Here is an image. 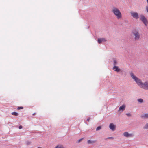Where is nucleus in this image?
Here are the masks:
<instances>
[{"label":"nucleus","mask_w":148,"mask_h":148,"mask_svg":"<svg viewBox=\"0 0 148 148\" xmlns=\"http://www.w3.org/2000/svg\"><path fill=\"white\" fill-rule=\"evenodd\" d=\"M55 148H64L63 146L61 145H58L56 146Z\"/></svg>","instance_id":"15"},{"label":"nucleus","mask_w":148,"mask_h":148,"mask_svg":"<svg viewBox=\"0 0 148 148\" xmlns=\"http://www.w3.org/2000/svg\"><path fill=\"white\" fill-rule=\"evenodd\" d=\"M112 69L114 70L115 71H116L117 72H119L120 70V69H119L118 66H114Z\"/></svg>","instance_id":"10"},{"label":"nucleus","mask_w":148,"mask_h":148,"mask_svg":"<svg viewBox=\"0 0 148 148\" xmlns=\"http://www.w3.org/2000/svg\"><path fill=\"white\" fill-rule=\"evenodd\" d=\"M96 142V140H92L91 141L90 140H89L87 141V143L88 144H93Z\"/></svg>","instance_id":"12"},{"label":"nucleus","mask_w":148,"mask_h":148,"mask_svg":"<svg viewBox=\"0 0 148 148\" xmlns=\"http://www.w3.org/2000/svg\"><path fill=\"white\" fill-rule=\"evenodd\" d=\"M12 115H14L16 116H18V114L15 112H13L12 113Z\"/></svg>","instance_id":"16"},{"label":"nucleus","mask_w":148,"mask_h":148,"mask_svg":"<svg viewBox=\"0 0 148 148\" xmlns=\"http://www.w3.org/2000/svg\"><path fill=\"white\" fill-rule=\"evenodd\" d=\"M123 135L126 137H131L134 136V134H129L127 132H124L123 134Z\"/></svg>","instance_id":"6"},{"label":"nucleus","mask_w":148,"mask_h":148,"mask_svg":"<svg viewBox=\"0 0 148 148\" xmlns=\"http://www.w3.org/2000/svg\"><path fill=\"white\" fill-rule=\"evenodd\" d=\"M140 117L143 119H148V113L142 114Z\"/></svg>","instance_id":"9"},{"label":"nucleus","mask_w":148,"mask_h":148,"mask_svg":"<svg viewBox=\"0 0 148 148\" xmlns=\"http://www.w3.org/2000/svg\"><path fill=\"white\" fill-rule=\"evenodd\" d=\"M102 42L106 41V40L104 38H101Z\"/></svg>","instance_id":"23"},{"label":"nucleus","mask_w":148,"mask_h":148,"mask_svg":"<svg viewBox=\"0 0 148 148\" xmlns=\"http://www.w3.org/2000/svg\"><path fill=\"white\" fill-rule=\"evenodd\" d=\"M131 77L136 82L139 87L145 90H148V82L145 81L143 83L142 80L136 77L133 73L131 72L130 73Z\"/></svg>","instance_id":"1"},{"label":"nucleus","mask_w":148,"mask_h":148,"mask_svg":"<svg viewBox=\"0 0 148 148\" xmlns=\"http://www.w3.org/2000/svg\"><path fill=\"white\" fill-rule=\"evenodd\" d=\"M114 138L112 137H108L106 138H104V139L106 140L107 139H113Z\"/></svg>","instance_id":"19"},{"label":"nucleus","mask_w":148,"mask_h":148,"mask_svg":"<svg viewBox=\"0 0 148 148\" xmlns=\"http://www.w3.org/2000/svg\"><path fill=\"white\" fill-rule=\"evenodd\" d=\"M98 42L99 44L101 43L102 42L101 38L98 39Z\"/></svg>","instance_id":"17"},{"label":"nucleus","mask_w":148,"mask_h":148,"mask_svg":"<svg viewBox=\"0 0 148 148\" xmlns=\"http://www.w3.org/2000/svg\"><path fill=\"white\" fill-rule=\"evenodd\" d=\"M37 148H41V147H38Z\"/></svg>","instance_id":"29"},{"label":"nucleus","mask_w":148,"mask_h":148,"mask_svg":"<svg viewBox=\"0 0 148 148\" xmlns=\"http://www.w3.org/2000/svg\"><path fill=\"white\" fill-rule=\"evenodd\" d=\"M90 118H88L87 119V121H89V120H90Z\"/></svg>","instance_id":"27"},{"label":"nucleus","mask_w":148,"mask_h":148,"mask_svg":"<svg viewBox=\"0 0 148 148\" xmlns=\"http://www.w3.org/2000/svg\"><path fill=\"white\" fill-rule=\"evenodd\" d=\"M143 128L144 129H148V123L145 124V125L143 127Z\"/></svg>","instance_id":"13"},{"label":"nucleus","mask_w":148,"mask_h":148,"mask_svg":"<svg viewBox=\"0 0 148 148\" xmlns=\"http://www.w3.org/2000/svg\"><path fill=\"white\" fill-rule=\"evenodd\" d=\"M126 114L128 116L130 117L131 116V115L130 113H126Z\"/></svg>","instance_id":"21"},{"label":"nucleus","mask_w":148,"mask_h":148,"mask_svg":"<svg viewBox=\"0 0 148 148\" xmlns=\"http://www.w3.org/2000/svg\"><path fill=\"white\" fill-rule=\"evenodd\" d=\"M125 105H123L122 106H120L119 108L118 111H121L122 112L123 111L125 110Z\"/></svg>","instance_id":"8"},{"label":"nucleus","mask_w":148,"mask_h":148,"mask_svg":"<svg viewBox=\"0 0 148 148\" xmlns=\"http://www.w3.org/2000/svg\"><path fill=\"white\" fill-rule=\"evenodd\" d=\"M83 139V138H82L81 139H79V140H78L77 141V142L78 143H79Z\"/></svg>","instance_id":"24"},{"label":"nucleus","mask_w":148,"mask_h":148,"mask_svg":"<svg viewBox=\"0 0 148 148\" xmlns=\"http://www.w3.org/2000/svg\"><path fill=\"white\" fill-rule=\"evenodd\" d=\"M36 114V113H33V114H32V115H33V116H34V115Z\"/></svg>","instance_id":"28"},{"label":"nucleus","mask_w":148,"mask_h":148,"mask_svg":"<svg viewBox=\"0 0 148 148\" xmlns=\"http://www.w3.org/2000/svg\"><path fill=\"white\" fill-rule=\"evenodd\" d=\"M132 34L134 37L135 41H136L139 40L140 36L138 30L136 29L133 30L132 32Z\"/></svg>","instance_id":"3"},{"label":"nucleus","mask_w":148,"mask_h":148,"mask_svg":"<svg viewBox=\"0 0 148 148\" xmlns=\"http://www.w3.org/2000/svg\"><path fill=\"white\" fill-rule=\"evenodd\" d=\"M112 12L118 19L122 18V14L119 10L116 7H113L112 8Z\"/></svg>","instance_id":"2"},{"label":"nucleus","mask_w":148,"mask_h":148,"mask_svg":"<svg viewBox=\"0 0 148 148\" xmlns=\"http://www.w3.org/2000/svg\"><path fill=\"white\" fill-rule=\"evenodd\" d=\"M146 10L147 11L148 13V6H146Z\"/></svg>","instance_id":"25"},{"label":"nucleus","mask_w":148,"mask_h":148,"mask_svg":"<svg viewBox=\"0 0 148 148\" xmlns=\"http://www.w3.org/2000/svg\"><path fill=\"white\" fill-rule=\"evenodd\" d=\"M140 20L145 26H147V25L148 24V20L143 15H140Z\"/></svg>","instance_id":"4"},{"label":"nucleus","mask_w":148,"mask_h":148,"mask_svg":"<svg viewBox=\"0 0 148 148\" xmlns=\"http://www.w3.org/2000/svg\"><path fill=\"white\" fill-rule=\"evenodd\" d=\"M26 143L27 145H28L30 144L31 142L29 141H27L26 142Z\"/></svg>","instance_id":"20"},{"label":"nucleus","mask_w":148,"mask_h":148,"mask_svg":"<svg viewBox=\"0 0 148 148\" xmlns=\"http://www.w3.org/2000/svg\"><path fill=\"white\" fill-rule=\"evenodd\" d=\"M109 127L110 128L112 131H114L115 130L116 127V126L114 125L112 123L110 124Z\"/></svg>","instance_id":"7"},{"label":"nucleus","mask_w":148,"mask_h":148,"mask_svg":"<svg viewBox=\"0 0 148 148\" xmlns=\"http://www.w3.org/2000/svg\"><path fill=\"white\" fill-rule=\"evenodd\" d=\"M22 128V126L21 125H20L19 127V129H21Z\"/></svg>","instance_id":"26"},{"label":"nucleus","mask_w":148,"mask_h":148,"mask_svg":"<svg viewBox=\"0 0 148 148\" xmlns=\"http://www.w3.org/2000/svg\"><path fill=\"white\" fill-rule=\"evenodd\" d=\"M101 129V126H99L98 127L96 128V131H98V130Z\"/></svg>","instance_id":"18"},{"label":"nucleus","mask_w":148,"mask_h":148,"mask_svg":"<svg viewBox=\"0 0 148 148\" xmlns=\"http://www.w3.org/2000/svg\"><path fill=\"white\" fill-rule=\"evenodd\" d=\"M118 62L115 59H113V64L114 66H116L117 65Z\"/></svg>","instance_id":"11"},{"label":"nucleus","mask_w":148,"mask_h":148,"mask_svg":"<svg viewBox=\"0 0 148 148\" xmlns=\"http://www.w3.org/2000/svg\"><path fill=\"white\" fill-rule=\"evenodd\" d=\"M23 107L22 106H20L18 108V110L21 109H23Z\"/></svg>","instance_id":"22"},{"label":"nucleus","mask_w":148,"mask_h":148,"mask_svg":"<svg viewBox=\"0 0 148 148\" xmlns=\"http://www.w3.org/2000/svg\"><path fill=\"white\" fill-rule=\"evenodd\" d=\"M138 101L140 103H142L143 102V100L141 98L137 99Z\"/></svg>","instance_id":"14"},{"label":"nucleus","mask_w":148,"mask_h":148,"mask_svg":"<svg viewBox=\"0 0 148 148\" xmlns=\"http://www.w3.org/2000/svg\"><path fill=\"white\" fill-rule=\"evenodd\" d=\"M130 14L131 16L135 19H138L139 18V15L137 13L132 12H131Z\"/></svg>","instance_id":"5"}]
</instances>
